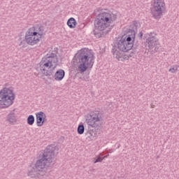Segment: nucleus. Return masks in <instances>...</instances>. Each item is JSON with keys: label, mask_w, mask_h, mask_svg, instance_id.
<instances>
[{"label": "nucleus", "mask_w": 179, "mask_h": 179, "mask_svg": "<svg viewBox=\"0 0 179 179\" xmlns=\"http://www.w3.org/2000/svg\"><path fill=\"white\" fill-rule=\"evenodd\" d=\"M28 30L41 38H43V34H44V27H43L41 24H36L35 26L29 28Z\"/></svg>", "instance_id": "obj_10"}, {"label": "nucleus", "mask_w": 179, "mask_h": 179, "mask_svg": "<svg viewBox=\"0 0 179 179\" xmlns=\"http://www.w3.org/2000/svg\"><path fill=\"white\" fill-rule=\"evenodd\" d=\"M54 63L50 62V59L45 57V56L42 58L41 61L39 63V66L41 71L45 76H52V73H54V70L52 68L54 66Z\"/></svg>", "instance_id": "obj_8"}, {"label": "nucleus", "mask_w": 179, "mask_h": 179, "mask_svg": "<svg viewBox=\"0 0 179 179\" xmlns=\"http://www.w3.org/2000/svg\"><path fill=\"white\" fill-rule=\"evenodd\" d=\"M27 121L28 125H33V124H34V121H35L34 116L33 115H29L27 119Z\"/></svg>", "instance_id": "obj_21"}, {"label": "nucleus", "mask_w": 179, "mask_h": 179, "mask_svg": "<svg viewBox=\"0 0 179 179\" xmlns=\"http://www.w3.org/2000/svg\"><path fill=\"white\" fill-rule=\"evenodd\" d=\"M27 176L28 177H30L31 178H39L41 179L43 178V175H41V173L36 169L34 166H30L28 168V172H27Z\"/></svg>", "instance_id": "obj_12"}, {"label": "nucleus", "mask_w": 179, "mask_h": 179, "mask_svg": "<svg viewBox=\"0 0 179 179\" xmlns=\"http://www.w3.org/2000/svg\"><path fill=\"white\" fill-rule=\"evenodd\" d=\"M117 15L113 13H101L94 20V29L93 34L96 38L103 37L115 26Z\"/></svg>", "instance_id": "obj_1"}, {"label": "nucleus", "mask_w": 179, "mask_h": 179, "mask_svg": "<svg viewBox=\"0 0 179 179\" xmlns=\"http://www.w3.org/2000/svg\"><path fill=\"white\" fill-rule=\"evenodd\" d=\"M112 53L113 57L116 58V59H118V61H120L121 58H122V55L121 54V52L117 50V46H115V45L112 48Z\"/></svg>", "instance_id": "obj_17"}, {"label": "nucleus", "mask_w": 179, "mask_h": 179, "mask_svg": "<svg viewBox=\"0 0 179 179\" xmlns=\"http://www.w3.org/2000/svg\"><path fill=\"white\" fill-rule=\"evenodd\" d=\"M6 121H8L9 124H10V125H15V124H16V122L17 121V120L16 119V113L13 112L10 113L7 115Z\"/></svg>", "instance_id": "obj_15"}, {"label": "nucleus", "mask_w": 179, "mask_h": 179, "mask_svg": "<svg viewBox=\"0 0 179 179\" xmlns=\"http://www.w3.org/2000/svg\"><path fill=\"white\" fill-rule=\"evenodd\" d=\"M138 37L140 40H142V37H143V32L142 31H140L138 34Z\"/></svg>", "instance_id": "obj_24"}, {"label": "nucleus", "mask_w": 179, "mask_h": 179, "mask_svg": "<svg viewBox=\"0 0 179 179\" xmlns=\"http://www.w3.org/2000/svg\"><path fill=\"white\" fill-rule=\"evenodd\" d=\"M55 148L57 147L55 145H48L34 166L43 177L46 173L45 167H51L54 164L52 162L55 157Z\"/></svg>", "instance_id": "obj_3"}, {"label": "nucleus", "mask_w": 179, "mask_h": 179, "mask_svg": "<svg viewBox=\"0 0 179 179\" xmlns=\"http://www.w3.org/2000/svg\"><path fill=\"white\" fill-rule=\"evenodd\" d=\"M139 26L141 24L138 21H133V23L129 26L126 36H122L115 44L116 48H118L122 52H128V51L132 50L134 42L135 41L136 31Z\"/></svg>", "instance_id": "obj_2"}, {"label": "nucleus", "mask_w": 179, "mask_h": 179, "mask_svg": "<svg viewBox=\"0 0 179 179\" xmlns=\"http://www.w3.org/2000/svg\"><path fill=\"white\" fill-rule=\"evenodd\" d=\"M103 158L101 157H98L96 159L94 162V164L99 163V162H103Z\"/></svg>", "instance_id": "obj_23"}, {"label": "nucleus", "mask_w": 179, "mask_h": 179, "mask_svg": "<svg viewBox=\"0 0 179 179\" xmlns=\"http://www.w3.org/2000/svg\"><path fill=\"white\" fill-rule=\"evenodd\" d=\"M76 61L80 64L78 70L82 73L86 72L88 68H93L94 55L89 49H81L76 57Z\"/></svg>", "instance_id": "obj_4"}, {"label": "nucleus", "mask_w": 179, "mask_h": 179, "mask_svg": "<svg viewBox=\"0 0 179 179\" xmlns=\"http://www.w3.org/2000/svg\"><path fill=\"white\" fill-rule=\"evenodd\" d=\"M117 148H120V145H117Z\"/></svg>", "instance_id": "obj_27"}, {"label": "nucleus", "mask_w": 179, "mask_h": 179, "mask_svg": "<svg viewBox=\"0 0 179 179\" xmlns=\"http://www.w3.org/2000/svg\"><path fill=\"white\" fill-rule=\"evenodd\" d=\"M178 65H173L169 69V72H171V73H176V72H178Z\"/></svg>", "instance_id": "obj_22"}, {"label": "nucleus", "mask_w": 179, "mask_h": 179, "mask_svg": "<svg viewBox=\"0 0 179 179\" xmlns=\"http://www.w3.org/2000/svg\"><path fill=\"white\" fill-rule=\"evenodd\" d=\"M76 20H75L73 17L69 18L67 21V25L69 27H70V29H75L76 27Z\"/></svg>", "instance_id": "obj_18"}, {"label": "nucleus", "mask_w": 179, "mask_h": 179, "mask_svg": "<svg viewBox=\"0 0 179 179\" xmlns=\"http://www.w3.org/2000/svg\"><path fill=\"white\" fill-rule=\"evenodd\" d=\"M107 157H108V155L104 156L103 157H102V159H107Z\"/></svg>", "instance_id": "obj_25"}, {"label": "nucleus", "mask_w": 179, "mask_h": 179, "mask_svg": "<svg viewBox=\"0 0 179 179\" xmlns=\"http://www.w3.org/2000/svg\"><path fill=\"white\" fill-rule=\"evenodd\" d=\"M77 132L78 135H83V134H85V125H83V124H78Z\"/></svg>", "instance_id": "obj_20"}, {"label": "nucleus", "mask_w": 179, "mask_h": 179, "mask_svg": "<svg viewBox=\"0 0 179 179\" xmlns=\"http://www.w3.org/2000/svg\"><path fill=\"white\" fill-rule=\"evenodd\" d=\"M40 40H41L40 36L34 34L29 29L25 34V41L29 45H36V44L40 43Z\"/></svg>", "instance_id": "obj_9"}, {"label": "nucleus", "mask_w": 179, "mask_h": 179, "mask_svg": "<svg viewBox=\"0 0 179 179\" xmlns=\"http://www.w3.org/2000/svg\"><path fill=\"white\" fill-rule=\"evenodd\" d=\"M152 108H155V105H152Z\"/></svg>", "instance_id": "obj_26"}, {"label": "nucleus", "mask_w": 179, "mask_h": 179, "mask_svg": "<svg viewBox=\"0 0 179 179\" xmlns=\"http://www.w3.org/2000/svg\"><path fill=\"white\" fill-rule=\"evenodd\" d=\"M45 58L50 59L52 62L55 66L58 64V57H57V51H52V52H49L45 56Z\"/></svg>", "instance_id": "obj_14"}, {"label": "nucleus", "mask_w": 179, "mask_h": 179, "mask_svg": "<svg viewBox=\"0 0 179 179\" xmlns=\"http://www.w3.org/2000/svg\"><path fill=\"white\" fill-rule=\"evenodd\" d=\"M102 113L99 110L91 111L85 120L88 128H99L101 125L103 121Z\"/></svg>", "instance_id": "obj_6"}, {"label": "nucleus", "mask_w": 179, "mask_h": 179, "mask_svg": "<svg viewBox=\"0 0 179 179\" xmlns=\"http://www.w3.org/2000/svg\"><path fill=\"white\" fill-rule=\"evenodd\" d=\"M117 148H120V145H117Z\"/></svg>", "instance_id": "obj_28"}, {"label": "nucleus", "mask_w": 179, "mask_h": 179, "mask_svg": "<svg viewBox=\"0 0 179 179\" xmlns=\"http://www.w3.org/2000/svg\"><path fill=\"white\" fill-rule=\"evenodd\" d=\"M15 93L13 90L8 87H4L0 90V110L8 108L13 104L15 101Z\"/></svg>", "instance_id": "obj_5"}, {"label": "nucleus", "mask_w": 179, "mask_h": 179, "mask_svg": "<svg viewBox=\"0 0 179 179\" xmlns=\"http://www.w3.org/2000/svg\"><path fill=\"white\" fill-rule=\"evenodd\" d=\"M36 115L37 127H43V125H44V122H45V118H47L45 113H44V112L40 111L36 113Z\"/></svg>", "instance_id": "obj_13"}, {"label": "nucleus", "mask_w": 179, "mask_h": 179, "mask_svg": "<svg viewBox=\"0 0 179 179\" xmlns=\"http://www.w3.org/2000/svg\"><path fill=\"white\" fill-rule=\"evenodd\" d=\"M145 43H147L148 48L153 50V48H155L156 45L159 44V39H157V37L155 36L149 35V37L146 39Z\"/></svg>", "instance_id": "obj_11"}, {"label": "nucleus", "mask_w": 179, "mask_h": 179, "mask_svg": "<svg viewBox=\"0 0 179 179\" xmlns=\"http://www.w3.org/2000/svg\"><path fill=\"white\" fill-rule=\"evenodd\" d=\"M85 136L87 141H94L95 138L94 131L92 130H88L87 132H85Z\"/></svg>", "instance_id": "obj_19"}, {"label": "nucleus", "mask_w": 179, "mask_h": 179, "mask_svg": "<svg viewBox=\"0 0 179 179\" xmlns=\"http://www.w3.org/2000/svg\"><path fill=\"white\" fill-rule=\"evenodd\" d=\"M166 9V3L164 0H153L150 12L152 17L156 20H159L164 13Z\"/></svg>", "instance_id": "obj_7"}, {"label": "nucleus", "mask_w": 179, "mask_h": 179, "mask_svg": "<svg viewBox=\"0 0 179 179\" xmlns=\"http://www.w3.org/2000/svg\"><path fill=\"white\" fill-rule=\"evenodd\" d=\"M65 78V71L63 69H59L55 73V80L57 81L62 80Z\"/></svg>", "instance_id": "obj_16"}]
</instances>
